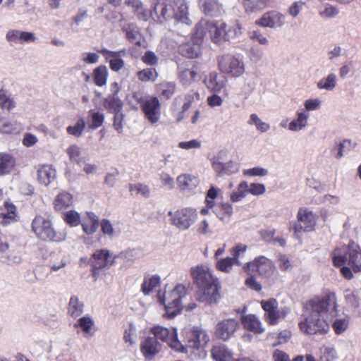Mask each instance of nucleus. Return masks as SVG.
Returning a JSON list of instances; mask_svg holds the SVG:
<instances>
[{
    "instance_id": "0e129e2a",
    "label": "nucleus",
    "mask_w": 361,
    "mask_h": 361,
    "mask_svg": "<svg viewBox=\"0 0 361 361\" xmlns=\"http://www.w3.org/2000/svg\"><path fill=\"white\" fill-rule=\"evenodd\" d=\"M142 61L150 66H155L158 64L159 58L152 51H147L141 58Z\"/></svg>"
},
{
    "instance_id": "f704fd0d",
    "label": "nucleus",
    "mask_w": 361,
    "mask_h": 361,
    "mask_svg": "<svg viewBox=\"0 0 361 361\" xmlns=\"http://www.w3.org/2000/svg\"><path fill=\"white\" fill-rule=\"evenodd\" d=\"M16 164L14 157L7 153H0V176L11 173Z\"/></svg>"
},
{
    "instance_id": "49530a36",
    "label": "nucleus",
    "mask_w": 361,
    "mask_h": 361,
    "mask_svg": "<svg viewBox=\"0 0 361 361\" xmlns=\"http://www.w3.org/2000/svg\"><path fill=\"white\" fill-rule=\"evenodd\" d=\"M355 146V143H353L350 140H344L343 142H340L336 147L332 149L331 152L335 154V157L337 159H340L343 157V152L345 151H350L353 149Z\"/></svg>"
},
{
    "instance_id": "cd10ccee",
    "label": "nucleus",
    "mask_w": 361,
    "mask_h": 361,
    "mask_svg": "<svg viewBox=\"0 0 361 361\" xmlns=\"http://www.w3.org/2000/svg\"><path fill=\"white\" fill-rule=\"evenodd\" d=\"M80 225L82 231L87 235H92L97 231L99 226V217L93 212H88L83 217Z\"/></svg>"
},
{
    "instance_id": "b1692460",
    "label": "nucleus",
    "mask_w": 361,
    "mask_h": 361,
    "mask_svg": "<svg viewBox=\"0 0 361 361\" xmlns=\"http://www.w3.org/2000/svg\"><path fill=\"white\" fill-rule=\"evenodd\" d=\"M201 11L207 16L217 17L221 15L222 4L218 0H197Z\"/></svg>"
},
{
    "instance_id": "c85d7f7f",
    "label": "nucleus",
    "mask_w": 361,
    "mask_h": 361,
    "mask_svg": "<svg viewBox=\"0 0 361 361\" xmlns=\"http://www.w3.org/2000/svg\"><path fill=\"white\" fill-rule=\"evenodd\" d=\"M212 168L219 176H230L238 171V166L232 161L226 163L214 161Z\"/></svg>"
},
{
    "instance_id": "39448f33",
    "label": "nucleus",
    "mask_w": 361,
    "mask_h": 361,
    "mask_svg": "<svg viewBox=\"0 0 361 361\" xmlns=\"http://www.w3.org/2000/svg\"><path fill=\"white\" fill-rule=\"evenodd\" d=\"M306 305L311 313L318 315L329 313L331 317L336 316L338 306L336 294L329 290L310 299Z\"/></svg>"
},
{
    "instance_id": "37998d69",
    "label": "nucleus",
    "mask_w": 361,
    "mask_h": 361,
    "mask_svg": "<svg viewBox=\"0 0 361 361\" xmlns=\"http://www.w3.org/2000/svg\"><path fill=\"white\" fill-rule=\"evenodd\" d=\"M242 33V26L238 21H236L232 25L229 27L226 26L224 32V39L225 41H230L231 39H235V37L240 36Z\"/></svg>"
},
{
    "instance_id": "a211bd4d",
    "label": "nucleus",
    "mask_w": 361,
    "mask_h": 361,
    "mask_svg": "<svg viewBox=\"0 0 361 361\" xmlns=\"http://www.w3.org/2000/svg\"><path fill=\"white\" fill-rule=\"evenodd\" d=\"M178 70V78L183 85L191 84L195 82L200 71L197 63L194 61L182 64Z\"/></svg>"
},
{
    "instance_id": "2f4dec72",
    "label": "nucleus",
    "mask_w": 361,
    "mask_h": 361,
    "mask_svg": "<svg viewBox=\"0 0 361 361\" xmlns=\"http://www.w3.org/2000/svg\"><path fill=\"white\" fill-rule=\"evenodd\" d=\"M159 96L166 100L170 99L176 91V84L172 81H162L156 85Z\"/></svg>"
},
{
    "instance_id": "603ef678",
    "label": "nucleus",
    "mask_w": 361,
    "mask_h": 361,
    "mask_svg": "<svg viewBox=\"0 0 361 361\" xmlns=\"http://www.w3.org/2000/svg\"><path fill=\"white\" fill-rule=\"evenodd\" d=\"M20 125L16 121H0V131L2 133L11 134L18 132Z\"/></svg>"
},
{
    "instance_id": "3c124183",
    "label": "nucleus",
    "mask_w": 361,
    "mask_h": 361,
    "mask_svg": "<svg viewBox=\"0 0 361 361\" xmlns=\"http://www.w3.org/2000/svg\"><path fill=\"white\" fill-rule=\"evenodd\" d=\"M93 326L94 322L92 319L88 316L80 317L77 323L74 324L75 328H80L85 334H90Z\"/></svg>"
},
{
    "instance_id": "c03bdc74",
    "label": "nucleus",
    "mask_w": 361,
    "mask_h": 361,
    "mask_svg": "<svg viewBox=\"0 0 361 361\" xmlns=\"http://www.w3.org/2000/svg\"><path fill=\"white\" fill-rule=\"evenodd\" d=\"M64 222L71 227H75L80 225L81 218L78 212L74 210H70L65 212L62 216Z\"/></svg>"
},
{
    "instance_id": "0eeeda50",
    "label": "nucleus",
    "mask_w": 361,
    "mask_h": 361,
    "mask_svg": "<svg viewBox=\"0 0 361 361\" xmlns=\"http://www.w3.org/2000/svg\"><path fill=\"white\" fill-rule=\"evenodd\" d=\"M116 256L112 255L107 249H97L89 259L92 276L97 280L102 271L109 269L115 264Z\"/></svg>"
},
{
    "instance_id": "7c9ffc66",
    "label": "nucleus",
    "mask_w": 361,
    "mask_h": 361,
    "mask_svg": "<svg viewBox=\"0 0 361 361\" xmlns=\"http://www.w3.org/2000/svg\"><path fill=\"white\" fill-rule=\"evenodd\" d=\"M269 0H242L245 12L247 13H258L268 7Z\"/></svg>"
},
{
    "instance_id": "c9c22d12",
    "label": "nucleus",
    "mask_w": 361,
    "mask_h": 361,
    "mask_svg": "<svg viewBox=\"0 0 361 361\" xmlns=\"http://www.w3.org/2000/svg\"><path fill=\"white\" fill-rule=\"evenodd\" d=\"M178 187L181 190H192L198 184L197 178L189 174H181L177 178Z\"/></svg>"
},
{
    "instance_id": "bf43d9fd",
    "label": "nucleus",
    "mask_w": 361,
    "mask_h": 361,
    "mask_svg": "<svg viewBox=\"0 0 361 361\" xmlns=\"http://www.w3.org/2000/svg\"><path fill=\"white\" fill-rule=\"evenodd\" d=\"M336 86V75L333 73L329 74L326 78L321 80L317 87L319 89L332 90Z\"/></svg>"
},
{
    "instance_id": "c756f323",
    "label": "nucleus",
    "mask_w": 361,
    "mask_h": 361,
    "mask_svg": "<svg viewBox=\"0 0 361 361\" xmlns=\"http://www.w3.org/2000/svg\"><path fill=\"white\" fill-rule=\"evenodd\" d=\"M211 355L215 361H232L233 360L232 353L224 344L214 345L211 350Z\"/></svg>"
},
{
    "instance_id": "9b49d317",
    "label": "nucleus",
    "mask_w": 361,
    "mask_h": 361,
    "mask_svg": "<svg viewBox=\"0 0 361 361\" xmlns=\"http://www.w3.org/2000/svg\"><path fill=\"white\" fill-rule=\"evenodd\" d=\"M240 326L239 322L235 318L223 319L215 325L214 335L219 340L228 341L235 336Z\"/></svg>"
},
{
    "instance_id": "f3484780",
    "label": "nucleus",
    "mask_w": 361,
    "mask_h": 361,
    "mask_svg": "<svg viewBox=\"0 0 361 361\" xmlns=\"http://www.w3.org/2000/svg\"><path fill=\"white\" fill-rule=\"evenodd\" d=\"M174 0H157L153 6L154 18L160 23L173 18Z\"/></svg>"
},
{
    "instance_id": "bb28decb",
    "label": "nucleus",
    "mask_w": 361,
    "mask_h": 361,
    "mask_svg": "<svg viewBox=\"0 0 361 361\" xmlns=\"http://www.w3.org/2000/svg\"><path fill=\"white\" fill-rule=\"evenodd\" d=\"M151 331L154 334V338L166 342L171 348L172 342H173V341H178V335L176 329L170 331L167 328L157 326H154Z\"/></svg>"
},
{
    "instance_id": "20e7f679",
    "label": "nucleus",
    "mask_w": 361,
    "mask_h": 361,
    "mask_svg": "<svg viewBox=\"0 0 361 361\" xmlns=\"http://www.w3.org/2000/svg\"><path fill=\"white\" fill-rule=\"evenodd\" d=\"M332 262L336 267H340L345 263L355 273L361 271V248L354 241H350L343 248H336L332 252Z\"/></svg>"
},
{
    "instance_id": "f257e3e1",
    "label": "nucleus",
    "mask_w": 361,
    "mask_h": 361,
    "mask_svg": "<svg viewBox=\"0 0 361 361\" xmlns=\"http://www.w3.org/2000/svg\"><path fill=\"white\" fill-rule=\"evenodd\" d=\"M190 275L197 288V296L200 302L212 305L219 301L221 281L207 265L199 264L192 267Z\"/></svg>"
},
{
    "instance_id": "e2e57ef3",
    "label": "nucleus",
    "mask_w": 361,
    "mask_h": 361,
    "mask_svg": "<svg viewBox=\"0 0 361 361\" xmlns=\"http://www.w3.org/2000/svg\"><path fill=\"white\" fill-rule=\"evenodd\" d=\"M101 231L103 235L113 237L114 235V228L113 224L109 219H103L99 221Z\"/></svg>"
},
{
    "instance_id": "412c9836",
    "label": "nucleus",
    "mask_w": 361,
    "mask_h": 361,
    "mask_svg": "<svg viewBox=\"0 0 361 361\" xmlns=\"http://www.w3.org/2000/svg\"><path fill=\"white\" fill-rule=\"evenodd\" d=\"M207 32L211 40L215 44H221L224 39V32L226 24L219 20H207Z\"/></svg>"
},
{
    "instance_id": "4d7b16f0",
    "label": "nucleus",
    "mask_w": 361,
    "mask_h": 361,
    "mask_svg": "<svg viewBox=\"0 0 361 361\" xmlns=\"http://www.w3.org/2000/svg\"><path fill=\"white\" fill-rule=\"evenodd\" d=\"M247 248V245L240 243L237 244L235 246L231 249L230 252L232 255L231 258L235 262L236 265H241V262H240L239 258L242 254L245 252Z\"/></svg>"
},
{
    "instance_id": "e433bc0d",
    "label": "nucleus",
    "mask_w": 361,
    "mask_h": 361,
    "mask_svg": "<svg viewBox=\"0 0 361 361\" xmlns=\"http://www.w3.org/2000/svg\"><path fill=\"white\" fill-rule=\"evenodd\" d=\"M160 283V277L157 275H154L149 278L145 277L143 283L141 285V290L144 295H147L152 292L154 288L159 286Z\"/></svg>"
},
{
    "instance_id": "a19ab883",
    "label": "nucleus",
    "mask_w": 361,
    "mask_h": 361,
    "mask_svg": "<svg viewBox=\"0 0 361 361\" xmlns=\"http://www.w3.org/2000/svg\"><path fill=\"white\" fill-rule=\"evenodd\" d=\"M93 80L96 85L102 87L106 85L108 71L105 66H99L96 68L93 71Z\"/></svg>"
},
{
    "instance_id": "680f3d73",
    "label": "nucleus",
    "mask_w": 361,
    "mask_h": 361,
    "mask_svg": "<svg viewBox=\"0 0 361 361\" xmlns=\"http://www.w3.org/2000/svg\"><path fill=\"white\" fill-rule=\"evenodd\" d=\"M249 123L250 124H255L257 129L262 133L266 132L269 129V125L262 121V120L255 114L250 115Z\"/></svg>"
},
{
    "instance_id": "8fccbe9b",
    "label": "nucleus",
    "mask_w": 361,
    "mask_h": 361,
    "mask_svg": "<svg viewBox=\"0 0 361 361\" xmlns=\"http://www.w3.org/2000/svg\"><path fill=\"white\" fill-rule=\"evenodd\" d=\"M308 115L305 114L303 112L298 113V118L292 121L289 125L288 128L290 130L297 131L301 130L307 125Z\"/></svg>"
},
{
    "instance_id": "6e6552de",
    "label": "nucleus",
    "mask_w": 361,
    "mask_h": 361,
    "mask_svg": "<svg viewBox=\"0 0 361 361\" xmlns=\"http://www.w3.org/2000/svg\"><path fill=\"white\" fill-rule=\"evenodd\" d=\"M171 224L179 230L188 229L197 219L196 209L192 207H184L176 209L174 212H169Z\"/></svg>"
},
{
    "instance_id": "f03ea898",
    "label": "nucleus",
    "mask_w": 361,
    "mask_h": 361,
    "mask_svg": "<svg viewBox=\"0 0 361 361\" xmlns=\"http://www.w3.org/2000/svg\"><path fill=\"white\" fill-rule=\"evenodd\" d=\"M181 334L184 344L178 340L172 342V349L178 353L194 354L203 350L209 341L207 331L198 326L185 329Z\"/></svg>"
},
{
    "instance_id": "9d476101",
    "label": "nucleus",
    "mask_w": 361,
    "mask_h": 361,
    "mask_svg": "<svg viewBox=\"0 0 361 361\" xmlns=\"http://www.w3.org/2000/svg\"><path fill=\"white\" fill-rule=\"evenodd\" d=\"M260 304L264 311V319L269 326L278 324L280 320L285 319L287 315V310L285 308L279 309L278 302L274 298L263 300Z\"/></svg>"
},
{
    "instance_id": "a878e982",
    "label": "nucleus",
    "mask_w": 361,
    "mask_h": 361,
    "mask_svg": "<svg viewBox=\"0 0 361 361\" xmlns=\"http://www.w3.org/2000/svg\"><path fill=\"white\" fill-rule=\"evenodd\" d=\"M227 80L225 76L216 72H212L205 79L207 88L213 92H219L225 87Z\"/></svg>"
},
{
    "instance_id": "774afa93",
    "label": "nucleus",
    "mask_w": 361,
    "mask_h": 361,
    "mask_svg": "<svg viewBox=\"0 0 361 361\" xmlns=\"http://www.w3.org/2000/svg\"><path fill=\"white\" fill-rule=\"evenodd\" d=\"M305 5V3L301 1L293 2L288 9V14L294 18L297 17Z\"/></svg>"
},
{
    "instance_id": "09e8293b",
    "label": "nucleus",
    "mask_w": 361,
    "mask_h": 361,
    "mask_svg": "<svg viewBox=\"0 0 361 361\" xmlns=\"http://www.w3.org/2000/svg\"><path fill=\"white\" fill-rule=\"evenodd\" d=\"M233 265H236L235 262L231 257L219 259L216 262V269L224 273H229Z\"/></svg>"
},
{
    "instance_id": "de8ad7c7",
    "label": "nucleus",
    "mask_w": 361,
    "mask_h": 361,
    "mask_svg": "<svg viewBox=\"0 0 361 361\" xmlns=\"http://www.w3.org/2000/svg\"><path fill=\"white\" fill-rule=\"evenodd\" d=\"M233 212L232 205L228 202L218 204L214 211L216 216L221 220L230 218L233 214Z\"/></svg>"
},
{
    "instance_id": "13d9d810",
    "label": "nucleus",
    "mask_w": 361,
    "mask_h": 361,
    "mask_svg": "<svg viewBox=\"0 0 361 361\" xmlns=\"http://www.w3.org/2000/svg\"><path fill=\"white\" fill-rule=\"evenodd\" d=\"M129 190L131 193L141 194L145 197H148L150 194L149 187L142 183L130 184Z\"/></svg>"
},
{
    "instance_id": "5701e85b",
    "label": "nucleus",
    "mask_w": 361,
    "mask_h": 361,
    "mask_svg": "<svg viewBox=\"0 0 361 361\" xmlns=\"http://www.w3.org/2000/svg\"><path fill=\"white\" fill-rule=\"evenodd\" d=\"M240 322L245 330L255 334H260L265 331L262 322L255 314H249L241 316Z\"/></svg>"
},
{
    "instance_id": "dca6fc26",
    "label": "nucleus",
    "mask_w": 361,
    "mask_h": 361,
    "mask_svg": "<svg viewBox=\"0 0 361 361\" xmlns=\"http://www.w3.org/2000/svg\"><path fill=\"white\" fill-rule=\"evenodd\" d=\"M284 23L285 16L275 10L264 13L255 21V24L258 26L270 28L281 27Z\"/></svg>"
},
{
    "instance_id": "7ed1b4c3",
    "label": "nucleus",
    "mask_w": 361,
    "mask_h": 361,
    "mask_svg": "<svg viewBox=\"0 0 361 361\" xmlns=\"http://www.w3.org/2000/svg\"><path fill=\"white\" fill-rule=\"evenodd\" d=\"M32 231L35 236L43 241L60 243L66 238L65 231H57L51 219L41 214L35 216L31 224Z\"/></svg>"
},
{
    "instance_id": "72a5a7b5",
    "label": "nucleus",
    "mask_w": 361,
    "mask_h": 361,
    "mask_svg": "<svg viewBox=\"0 0 361 361\" xmlns=\"http://www.w3.org/2000/svg\"><path fill=\"white\" fill-rule=\"evenodd\" d=\"M38 180L48 185L56 177V170L51 165H43L37 171Z\"/></svg>"
},
{
    "instance_id": "338daca9",
    "label": "nucleus",
    "mask_w": 361,
    "mask_h": 361,
    "mask_svg": "<svg viewBox=\"0 0 361 361\" xmlns=\"http://www.w3.org/2000/svg\"><path fill=\"white\" fill-rule=\"evenodd\" d=\"M99 52L102 54V56H104L106 60H107L109 62L113 59L121 57L126 54V50L124 49L120 50L118 51H113L106 49H102L99 50Z\"/></svg>"
},
{
    "instance_id": "6ab92c4d",
    "label": "nucleus",
    "mask_w": 361,
    "mask_h": 361,
    "mask_svg": "<svg viewBox=\"0 0 361 361\" xmlns=\"http://www.w3.org/2000/svg\"><path fill=\"white\" fill-rule=\"evenodd\" d=\"M111 87L114 91L104 99L103 106L109 113H119L122 111L123 103L118 96V92L119 91L118 84L113 82Z\"/></svg>"
},
{
    "instance_id": "5fc2aeb1",
    "label": "nucleus",
    "mask_w": 361,
    "mask_h": 361,
    "mask_svg": "<svg viewBox=\"0 0 361 361\" xmlns=\"http://www.w3.org/2000/svg\"><path fill=\"white\" fill-rule=\"evenodd\" d=\"M220 189L212 186L207 191L204 203L208 208H213L215 206L214 200L218 197Z\"/></svg>"
},
{
    "instance_id": "a18cd8bd",
    "label": "nucleus",
    "mask_w": 361,
    "mask_h": 361,
    "mask_svg": "<svg viewBox=\"0 0 361 361\" xmlns=\"http://www.w3.org/2000/svg\"><path fill=\"white\" fill-rule=\"evenodd\" d=\"M89 114L90 116V123L88 125L89 128L94 130L103 125L104 121V115L103 113L90 110Z\"/></svg>"
},
{
    "instance_id": "423d86ee",
    "label": "nucleus",
    "mask_w": 361,
    "mask_h": 361,
    "mask_svg": "<svg viewBox=\"0 0 361 361\" xmlns=\"http://www.w3.org/2000/svg\"><path fill=\"white\" fill-rule=\"evenodd\" d=\"M186 294L184 286L178 284L173 290L167 293L164 298L159 299L161 304L165 307V317L172 319L179 314L182 310L181 300Z\"/></svg>"
},
{
    "instance_id": "2eb2a0df",
    "label": "nucleus",
    "mask_w": 361,
    "mask_h": 361,
    "mask_svg": "<svg viewBox=\"0 0 361 361\" xmlns=\"http://www.w3.org/2000/svg\"><path fill=\"white\" fill-rule=\"evenodd\" d=\"M145 117L150 123L154 124L159 121L161 116V104L157 97H150L141 105Z\"/></svg>"
},
{
    "instance_id": "6e6d98bb",
    "label": "nucleus",
    "mask_w": 361,
    "mask_h": 361,
    "mask_svg": "<svg viewBox=\"0 0 361 361\" xmlns=\"http://www.w3.org/2000/svg\"><path fill=\"white\" fill-rule=\"evenodd\" d=\"M85 128V122L83 118L78 120L75 126H68L66 128L67 133L69 135H74L75 137H80Z\"/></svg>"
},
{
    "instance_id": "ea45409f",
    "label": "nucleus",
    "mask_w": 361,
    "mask_h": 361,
    "mask_svg": "<svg viewBox=\"0 0 361 361\" xmlns=\"http://www.w3.org/2000/svg\"><path fill=\"white\" fill-rule=\"evenodd\" d=\"M180 54L190 59H194L199 56L200 51V45L198 44H192L190 43H186L182 44L179 47Z\"/></svg>"
},
{
    "instance_id": "4be33fe9",
    "label": "nucleus",
    "mask_w": 361,
    "mask_h": 361,
    "mask_svg": "<svg viewBox=\"0 0 361 361\" xmlns=\"http://www.w3.org/2000/svg\"><path fill=\"white\" fill-rule=\"evenodd\" d=\"M123 30L126 32V38L130 43L142 48L147 47L145 38L135 24L129 23L123 28Z\"/></svg>"
},
{
    "instance_id": "79ce46f5",
    "label": "nucleus",
    "mask_w": 361,
    "mask_h": 361,
    "mask_svg": "<svg viewBox=\"0 0 361 361\" xmlns=\"http://www.w3.org/2000/svg\"><path fill=\"white\" fill-rule=\"evenodd\" d=\"M136 75L141 82H154L157 79L159 73L155 68H146L137 71Z\"/></svg>"
},
{
    "instance_id": "1a4fd4ad",
    "label": "nucleus",
    "mask_w": 361,
    "mask_h": 361,
    "mask_svg": "<svg viewBox=\"0 0 361 361\" xmlns=\"http://www.w3.org/2000/svg\"><path fill=\"white\" fill-rule=\"evenodd\" d=\"M219 71L231 77H239L245 72L244 63L238 58L231 54H224L217 57Z\"/></svg>"
},
{
    "instance_id": "393cba45",
    "label": "nucleus",
    "mask_w": 361,
    "mask_h": 361,
    "mask_svg": "<svg viewBox=\"0 0 361 361\" xmlns=\"http://www.w3.org/2000/svg\"><path fill=\"white\" fill-rule=\"evenodd\" d=\"M174 8L173 18L176 21L191 25L192 21L189 18L188 6L185 0H174Z\"/></svg>"
},
{
    "instance_id": "69168bd1",
    "label": "nucleus",
    "mask_w": 361,
    "mask_h": 361,
    "mask_svg": "<svg viewBox=\"0 0 361 361\" xmlns=\"http://www.w3.org/2000/svg\"><path fill=\"white\" fill-rule=\"evenodd\" d=\"M66 152L71 161L79 164L80 161V148L77 145H71L66 149Z\"/></svg>"
},
{
    "instance_id": "aec40b11",
    "label": "nucleus",
    "mask_w": 361,
    "mask_h": 361,
    "mask_svg": "<svg viewBox=\"0 0 361 361\" xmlns=\"http://www.w3.org/2000/svg\"><path fill=\"white\" fill-rule=\"evenodd\" d=\"M140 352L147 360L153 359L161 350V344L154 337H147L140 343Z\"/></svg>"
},
{
    "instance_id": "473e14b6",
    "label": "nucleus",
    "mask_w": 361,
    "mask_h": 361,
    "mask_svg": "<svg viewBox=\"0 0 361 361\" xmlns=\"http://www.w3.org/2000/svg\"><path fill=\"white\" fill-rule=\"evenodd\" d=\"M73 195L68 192H61L55 197L53 204L56 211H62L73 204Z\"/></svg>"
},
{
    "instance_id": "f8f14e48",
    "label": "nucleus",
    "mask_w": 361,
    "mask_h": 361,
    "mask_svg": "<svg viewBox=\"0 0 361 361\" xmlns=\"http://www.w3.org/2000/svg\"><path fill=\"white\" fill-rule=\"evenodd\" d=\"M321 316L310 312L308 317L299 323L300 331L310 335L326 334L329 330V324Z\"/></svg>"
},
{
    "instance_id": "58836bf2",
    "label": "nucleus",
    "mask_w": 361,
    "mask_h": 361,
    "mask_svg": "<svg viewBox=\"0 0 361 361\" xmlns=\"http://www.w3.org/2000/svg\"><path fill=\"white\" fill-rule=\"evenodd\" d=\"M207 32V20L200 21L195 25V31L192 35L191 39L192 43L201 45Z\"/></svg>"
},
{
    "instance_id": "4468645a",
    "label": "nucleus",
    "mask_w": 361,
    "mask_h": 361,
    "mask_svg": "<svg viewBox=\"0 0 361 361\" xmlns=\"http://www.w3.org/2000/svg\"><path fill=\"white\" fill-rule=\"evenodd\" d=\"M243 269L248 275L257 274L267 277L273 271L274 264L271 259L264 256H259L245 263Z\"/></svg>"
},
{
    "instance_id": "052dcab7",
    "label": "nucleus",
    "mask_w": 361,
    "mask_h": 361,
    "mask_svg": "<svg viewBox=\"0 0 361 361\" xmlns=\"http://www.w3.org/2000/svg\"><path fill=\"white\" fill-rule=\"evenodd\" d=\"M349 322L347 319H337L332 324L334 332L339 335L343 333L348 327Z\"/></svg>"
},
{
    "instance_id": "864d4df0",
    "label": "nucleus",
    "mask_w": 361,
    "mask_h": 361,
    "mask_svg": "<svg viewBox=\"0 0 361 361\" xmlns=\"http://www.w3.org/2000/svg\"><path fill=\"white\" fill-rule=\"evenodd\" d=\"M16 106L13 99L10 98L4 90H0V107L8 111L11 110Z\"/></svg>"
},
{
    "instance_id": "4c0bfd02",
    "label": "nucleus",
    "mask_w": 361,
    "mask_h": 361,
    "mask_svg": "<svg viewBox=\"0 0 361 361\" xmlns=\"http://www.w3.org/2000/svg\"><path fill=\"white\" fill-rule=\"evenodd\" d=\"M83 307V303L79 301L77 296L73 295L70 298L68 306V314L71 317L76 318L82 314Z\"/></svg>"
},
{
    "instance_id": "ddd939ff",
    "label": "nucleus",
    "mask_w": 361,
    "mask_h": 361,
    "mask_svg": "<svg viewBox=\"0 0 361 361\" xmlns=\"http://www.w3.org/2000/svg\"><path fill=\"white\" fill-rule=\"evenodd\" d=\"M317 216L307 208L300 207L297 214V221L294 222L293 229L295 234L302 232H310L314 230Z\"/></svg>"
}]
</instances>
